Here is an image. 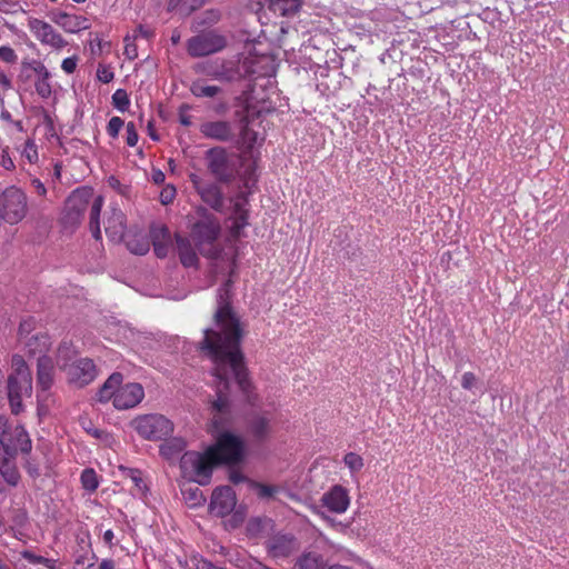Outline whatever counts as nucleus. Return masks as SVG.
<instances>
[{"instance_id":"nucleus-20","label":"nucleus","mask_w":569,"mask_h":569,"mask_svg":"<svg viewBox=\"0 0 569 569\" xmlns=\"http://www.w3.org/2000/svg\"><path fill=\"white\" fill-rule=\"evenodd\" d=\"M176 248L180 259V262L187 267H197L199 259L191 244V241L182 236H176Z\"/></svg>"},{"instance_id":"nucleus-18","label":"nucleus","mask_w":569,"mask_h":569,"mask_svg":"<svg viewBox=\"0 0 569 569\" xmlns=\"http://www.w3.org/2000/svg\"><path fill=\"white\" fill-rule=\"evenodd\" d=\"M56 366L53 358L49 355L38 356V389L43 392L50 390L54 382Z\"/></svg>"},{"instance_id":"nucleus-34","label":"nucleus","mask_w":569,"mask_h":569,"mask_svg":"<svg viewBox=\"0 0 569 569\" xmlns=\"http://www.w3.org/2000/svg\"><path fill=\"white\" fill-rule=\"evenodd\" d=\"M84 19H80L78 17H73L67 13H61L58 20V23H60L67 31L69 32H76L80 30L81 28H86L82 26L84 22Z\"/></svg>"},{"instance_id":"nucleus-24","label":"nucleus","mask_w":569,"mask_h":569,"mask_svg":"<svg viewBox=\"0 0 569 569\" xmlns=\"http://www.w3.org/2000/svg\"><path fill=\"white\" fill-rule=\"evenodd\" d=\"M122 382V375L119 372L112 373L103 386L99 389L97 397L100 402H106L111 398L114 400L117 390Z\"/></svg>"},{"instance_id":"nucleus-23","label":"nucleus","mask_w":569,"mask_h":569,"mask_svg":"<svg viewBox=\"0 0 569 569\" xmlns=\"http://www.w3.org/2000/svg\"><path fill=\"white\" fill-rule=\"evenodd\" d=\"M151 239L153 244L154 253L158 258H166L169 252L170 232L168 228L160 227L152 229Z\"/></svg>"},{"instance_id":"nucleus-52","label":"nucleus","mask_w":569,"mask_h":569,"mask_svg":"<svg viewBox=\"0 0 569 569\" xmlns=\"http://www.w3.org/2000/svg\"><path fill=\"white\" fill-rule=\"evenodd\" d=\"M0 59L4 62H13L16 60L13 49L7 46L0 47Z\"/></svg>"},{"instance_id":"nucleus-59","label":"nucleus","mask_w":569,"mask_h":569,"mask_svg":"<svg viewBox=\"0 0 569 569\" xmlns=\"http://www.w3.org/2000/svg\"><path fill=\"white\" fill-rule=\"evenodd\" d=\"M229 479H230L231 482L237 485V483H240V482L244 481L246 477L242 473L238 472V471H232L230 473V476H229Z\"/></svg>"},{"instance_id":"nucleus-4","label":"nucleus","mask_w":569,"mask_h":569,"mask_svg":"<svg viewBox=\"0 0 569 569\" xmlns=\"http://www.w3.org/2000/svg\"><path fill=\"white\" fill-rule=\"evenodd\" d=\"M197 213L199 219L191 226V240L202 256L216 258L219 253L217 240L221 231L220 222L206 208L200 207Z\"/></svg>"},{"instance_id":"nucleus-2","label":"nucleus","mask_w":569,"mask_h":569,"mask_svg":"<svg viewBox=\"0 0 569 569\" xmlns=\"http://www.w3.org/2000/svg\"><path fill=\"white\" fill-rule=\"evenodd\" d=\"M244 445L241 438L231 432H222L218 436L213 446L209 447L203 453L196 451L184 452L181 457V467L190 469L196 481L201 485H208L212 470L220 463H237L243 457Z\"/></svg>"},{"instance_id":"nucleus-64","label":"nucleus","mask_w":569,"mask_h":569,"mask_svg":"<svg viewBox=\"0 0 569 569\" xmlns=\"http://www.w3.org/2000/svg\"><path fill=\"white\" fill-rule=\"evenodd\" d=\"M114 538V535H113V531L112 530H107L104 533H103V540L111 545L112 543V540Z\"/></svg>"},{"instance_id":"nucleus-6","label":"nucleus","mask_w":569,"mask_h":569,"mask_svg":"<svg viewBox=\"0 0 569 569\" xmlns=\"http://www.w3.org/2000/svg\"><path fill=\"white\" fill-rule=\"evenodd\" d=\"M204 162L210 174L220 183H231L238 176L237 156L223 147L207 150Z\"/></svg>"},{"instance_id":"nucleus-38","label":"nucleus","mask_w":569,"mask_h":569,"mask_svg":"<svg viewBox=\"0 0 569 569\" xmlns=\"http://www.w3.org/2000/svg\"><path fill=\"white\" fill-rule=\"evenodd\" d=\"M33 147V140L31 138H28L26 141L24 149L21 151V160L23 167L26 163H28L29 166L33 164L36 157V149Z\"/></svg>"},{"instance_id":"nucleus-35","label":"nucleus","mask_w":569,"mask_h":569,"mask_svg":"<svg viewBox=\"0 0 569 569\" xmlns=\"http://www.w3.org/2000/svg\"><path fill=\"white\" fill-rule=\"evenodd\" d=\"M0 473L3 479L11 486H16L19 481V472L14 466L13 459L9 462L0 465Z\"/></svg>"},{"instance_id":"nucleus-46","label":"nucleus","mask_w":569,"mask_h":569,"mask_svg":"<svg viewBox=\"0 0 569 569\" xmlns=\"http://www.w3.org/2000/svg\"><path fill=\"white\" fill-rule=\"evenodd\" d=\"M176 197V188L173 186H167L160 192V202L162 204H169Z\"/></svg>"},{"instance_id":"nucleus-40","label":"nucleus","mask_w":569,"mask_h":569,"mask_svg":"<svg viewBox=\"0 0 569 569\" xmlns=\"http://www.w3.org/2000/svg\"><path fill=\"white\" fill-rule=\"evenodd\" d=\"M240 138H241V141L242 143L247 147V148H252L257 141V132L253 131L252 129L248 128V126H244L242 129H241V132H240Z\"/></svg>"},{"instance_id":"nucleus-3","label":"nucleus","mask_w":569,"mask_h":569,"mask_svg":"<svg viewBox=\"0 0 569 569\" xmlns=\"http://www.w3.org/2000/svg\"><path fill=\"white\" fill-rule=\"evenodd\" d=\"M91 200L92 202L89 213V227L94 239L99 240L101 238L99 218L103 206V197H94L93 190L91 188L82 187L72 191V193L66 200L62 222L67 228L73 229L78 227L81 223L84 212Z\"/></svg>"},{"instance_id":"nucleus-44","label":"nucleus","mask_w":569,"mask_h":569,"mask_svg":"<svg viewBox=\"0 0 569 569\" xmlns=\"http://www.w3.org/2000/svg\"><path fill=\"white\" fill-rule=\"evenodd\" d=\"M16 452L12 450L11 443L0 442V465L11 461L14 459Z\"/></svg>"},{"instance_id":"nucleus-53","label":"nucleus","mask_w":569,"mask_h":569,"mask_svg":"<svg viewBox=\"0 0 569 569\" xmlns=\"http://www.w3.org/2000/svg\"><path fill=\"white\" fill-rule=\"evenodd\" d=\"M124 41L127 42L124 47V54L131 60L136 59L138 57L137 47L131 42V37L127 36Z\"/></svg>"},{"instance_id":"nucleus-10","label":"nucleus","mask_w":569,"mask_h":569,"mask_svg":"<svg viewBox=\"0 0 569 569\" xmlns=\"http://www.w3.org/2000/svg\"><path fill=\"white\" fill-rule=\"evenodd\" d=\"M63 368L67 371L68 381L79 388L91 383L98 375L94 362L89 358L77 359L68 366L64 363Z\"/></svg>"},{"instance_id":"nucleus-36","label":"nucleus","mask_w":569,"mask_h":569,"mask_svg":"<svg viewBox=\"0 0 569 569\" xmlns=\"http://www.w3.org/2000/svg\"><path fill=\"white\" fill-rule=\"evenodd\" d=\"M343 462L352 473L360 471L365 465L362 457L356 452L346 453Z\"/></svg>"},{"instance_id":"nucleus-60","label":"nucleus","mask_w":569,"mask_h":569,"mask_svg":"<svg viewBox=\"0 0 569 569\" xmlns=\"http://www.w3.org/2000/svg\"><path fill=\"white\" fill-rule=\"evenodd\" d=\"M98 569H116L114 561L111 559H103Z\"/></svg>"},{"instance_id":"nucleus-27","label":"nucleus","mask_w":569,"mask_h":569,"mask_svg":"<svg viewBox=\"0 0 569 569\" xmlns=\"http://www.w3.org/2000/svg\"><path fill=\"white\" fill-rule=\"evenodd\" d=\"M323 565V557L320 553L308 551L297 558L293 569H321Z\"/></svg>"},{"instance_id":"nucleus-25","label":"nucleus","mask_w":569,"mask_h":569,"mask_svg":"<svg viewBox=\"0 0 569 569\" xmlns=\"http://www.w3.org/2000/svg\"><path fill=\"white\" fill-rule=\"evenodd\" d=\"M123 240L126 241L127 248L134 254L143 256L150 249L149 238L143 232L134 234L126 233Z\"/></svg>"},{"instance_id":"nucleus-57","label":"nucleus","mask_w":569,"mask_h":569,"mask_svg":"<svg viewBox=\"0 0 569 569\" xmlns=\"http://www.w3.org/2000/svg\"><path fill=\"white\" fill-rule=\"evenodd\" d=\"M50 345H51V342H50V338L48 336L38 337V353L42 352V349H39L40 346L43 349L48 350Z\"/></svg>"},{"instance_id":"nucleus-37","label":"nucleus","mask_w":569,"mask_h":569,"mask_svg":"<svg viewBox=\"0 0 569 569\" xmlns=\"http://www.w3.org/2000/svg\"><path fill=\"white\" fill-rule=\"evenodd\" d=\"M112 103H113L114 108H117L118 110H120L122 112L126 111L130 104V100L128 98L126 90L118 89L112 94Z\"/></svg>"},{"instance_id":"nucleus-28","label":"nucleus","mask_w":569,"mask_h":569,"mask_svg":"<svg viewBox=\"0 0 569 569\" xmlns=\"http://www.w3.org/2000/svg\"><path fill=\"white\" fill-rule=\"evenodd\" d=\"M186 446L182 438H171L160 446V453L166 459H174L184 450Z\"/></svg>"},{"instance_id":"nucleus-7","label":"nucleus","mask_w":569,"mask_h":569,"mask_svg":"<svg viewBox=\"0 0 569 569\" xmlns=\"http://www.w3.org/2000/svg\"><path fill=\"white\" fill-rule=\"evenodd\" d=\"M132 425L139 436L151 441L163 440L173 432V423L162 415H144Z\"/></svg>"},{"instance_id":"nucleus-32","label":"nucleus","mask_w":569,"mask_h":569,"mask_svg":"<svg viewBox=\"0 0 569 569\" xmlns=\"http://www.w3.org/2000/svg\"><path fill=\"white\" fill-rule=\"evenodd\" d=\"M250 488L256 491L260 499L273 498L279 492V487L273 485H266L257 481H250Z\"/></svg>"},{"instance_id":"nucleus-63","label":"nucleus","mask_w":569,"mask_h":569,"mask_svg":"<svg viewBox=\"0 0 569 569\" xmlns=\"http://www.w3.org/2000/svg\"><path fill=\"white\" fill-rule=\"evenodd\" d=\"M22 557L28 559L31 563H36V555L32 551H23L21 552Z\"/></svg>"},{"instance_id":"nucleus-43","label":"nucleus","mask_w":569,"mask_h":569,"mask_svg":"<svg viewBox=\"0 0 569 569\" xmlns=\"http://www.w3.org/2000/svg\"><path fill=\"white\" fill-rule=\"evenodd\" d=\"M124 122L121 118L119 117H112L109 122H108V126H107V132L110 137L112 138H117L118 134H119V131L121 130V128L123 127Z\"/></svg>"},{"instance_id":"nucleus-15","label":"nucleus","mask_w":569,"mask_h":569,"mask_svg":"<svg viewBox=\"0 0 569 569\" xmlns=\"http://www.w3.org/2000/svg\"><path fill=\"white\" fill-rule=\"evenodd\" d=\"M144 397V391L139 383L119 386L114 397V407L120 410L136 407Z\"/></svg>"},{"instance_id":"nucleus-45","label":"nucleus","mask_w":569,"mask_h":569,"mask_svg":"<svg viewBox=\"0 0 569 569\" xmlns=\"http://www.w3.org/2000/svg\"><path fill=\"white\" fill-rule=\"evenodd\" d=\"M127 144L134 147L138 142V132L133 122H128L126 127Z\"/></svg>"},{"instance_id":"nucleus-9","label":"nucleus","mask_w":569,"mask_h":569,"mask_svg":"<svg viewBox=\"0 0 569 569\" xmlns=\"http://www.w3.org/2000/svg\"><path fill=\"white\" fill-rule=\"evenodd\" d=\"M194 70L198 73L226 82H231L240 76L239 68L232 60L214 59L200 62L194 66Z\"/></svg>"},{"instance_id":"nucleus-47","label":"nucleus","mask_w":569,"mask_h":569,"mask_svg":"<svg viewBox=\"0 0 569 569\" xmlns=\"http://www.w3.org/2000/svg\"><path fill=\"white\" fill-rule=\"evenodd\" d=\"M113 72L111 71L110 68L106 67V66H99L98 69H97V77L98 79L103 82V83H109L110 81L113 80Z\"/></svg>"},{"instance_id":"nucleus-55","label":"nucleus","mask_w":569,"mask_h":569,"mask_svg":"<svg viewBox=\"0 0 569 569\" xmlns=\"http://www.w3.org/2000/svg\"><path fill=\"white\" fill-rule=\"evenodd\" d=\"M196 569H226L223 567H219L214 563H212L211 561L209 560H206V559H200L198 562H197V566H196Z\"/></svg>"},{"instance_id":"nucleus-50","label":"nucleus","mask_w":569,"mask_h":569,"mask_svg":"<svg viewBox=\"0 0 569 569\" xmlns=\"http://www.w3.org/2000/svg\"><path fill=\"white\" fill-rule=\"evenodd\" d=\"M477 383V377L472 372H466L461 379V387L466 390H471Z\"/></svg>"},{"instance_id":"nucleus-13","label":"nucleus","mask_w":569,"mask_h":569,"mask_svg":"<svg viewBox=\"0 0 569 569\" xmlns=\"http://www.w3.org/2000/svg\"><path fill=\"white\" fill-rule=\"evenodd\" d=\"M237 503L233 489L229 486L220 487L213 490L210 510L218 517H224L232 512Z\"/></svg>"},{"instance_id":"nucleus-30","label":"nucleus","mask_w":569,"mask_h":569,"mask_svg":"<svg viewBox=\"0 0 569 569\" xmlns=\"http://www.w3.org/2000/svg\"><path fill=\"white\" fill-rule=\"evenodd\" d=\"M190 91L197 98H213L222 90L218 86H209L203 80H197L191 83Z\"/></svg>"},{"instance_id":"nucleus-56","label":"nucleus","mask_w":569,"mask_h":569,"mask_svg":"<svg viewBox=\"0 0 569 569\" xmlns=\"http://www.w3.org/2000/svg\"><path fill=\"white\" fill-rule=\"evenodd\" d=\"M151 176H152V181L156 184H161L162 182H164L166 176L161 170L153 169Z\"/></svg>"},{"instance_id":"nucleus-12","label":"nucleus","mask_w":569,"mask_h":569,"mask_svg":"<svg viewBox=\"0 0 569 569\" xmlns=\"http://www.w3.org/2000/svg\"><path fill=\"white\" fill-rule=\"evenodd\" d=\"M266 548L273 558H288L299 550L300 543L292 533H276L268 539Z\"/></svg>"},{"instance_id":"nucleus-51","label":"nucleus","mask_w":569,"mask_h":569,"mask_svg":"<svg viewBox=\"0 0 569 569\" xmlns=\"http://www.w3.org/2000/svg\"><path fill=\"white\" fill-rule=\"evenodd\" d=\"M0 166L6 170H12L14 168L13 160L10 158L7 149H2L0 152Z\"/></svg>"},{"instance_id":"nucleus-17","label":"nucleus","mask_w":569,"mask_h":569,"mask_svg":"<svg viewBox=\"0 0 569 569\" xmlns=\"http://www.w3.org/2000/svg\"><path fill=\"white\" fill-rule=\"evenodd\" d=\"M199 130L203 137L222 142L230 141L234 136L231 123L222 120L202 122Z\"/></svg>"},{"instance_id":"nucleus-42","label":"nucleus","mask_w":569,"mask_h":569,"mask_svg":"<svg viewBox=\"0 0 569 569\" xmlns=\"http://www.w3.org/2000/svg\"><path fill=\"white\" fill-rule=\"evenodd\" d=\"M96 555L91 552V555L80 556L76 560V569H93L96 562Z\"/></svg>"},{"instance_id":"nucleus-16","label":"nucleus","mask_w":569,"mask_h":569,"mask_svg":"<svg viewBox=\"0 0 569 569\" xmlns=\"http://www.w3.org/2000/svg\"><path fill=\"white\" fill-rule=\"evenodd\" d=\"M325 507L336 513L345 512L350 503L347 489L340 485L333 486L321 499Z\"/></svg>"},{"instance_id":"nucleus-1","label":"nucleus","mask_w":569,"mask_h":569,"mask_svg":"<svg viewBox=\"0 0 569 569\" xmlns=\"http://www.w3.org/2000/svg\"><path fill=\"white\" fill-rule=\"evenodd\" d=\"M232 280L228 279L218 290L217 310L214 312L216 328L206 329L200 341V349L211 359L212 375L217 381V399L212 402L213 423L221 422L218 415L230 410L229 385L234 380L240 390L248 393L251 387L244 356L240 343L243 328L239 317L230 306Z\"/></svg>"},{"instance_id":"nucleus-33","label":"nucleus","mask_w":569,"mask_h":569,"mask_svg":"<svg viewBox=\"0 0 569 569\" xmlns=\"http://www.w3.org/2000/svg\"><path fill=\"white\" fill-rule=\"evenodd\" d=\"M80 480L83 489H86L89 492L96 491L97 488L99 487L98 475L91 468H87L82 471Z\"/></svg>"},{"instance_id":"nucleus-14","label":"nucleus","mask_w":569,"mask_h":569,"mask_svg":"<svg viewBox=\"0 0 569 569\" xmlns=\"http://www.w3.org/2000/svg\"><path fill=\"white\" fill-rule=\"evenodd\" d=\"M272 420L273 415L270 411H254L248 417L247 431L256 440L263 441L271 433Z\"/></svg>"},{"instance_id":"nucleus-21","label":"nucleus","mask_w":569,"mask_h":569,"mask_svg":"<svg viewBox=\"0 0 569 569\" xmlns=\"http://www.w3.org/2000/svg\"><path fill=\"white\" fill-rule=\"evenodd\" d=\"M36 329V320L32 317L24 319L21 321L19 326V342L28 349V352L32 355L34 352L36 345V335L33 333Z\"/></svg>"},{"instance_id":"nucleus-5","label":"nucleus","mask_w":569,"mask_h":569,"mask_svg":"<svg viewBox=\"0 0 569 569\" xmlns=\"http://www.w3.org/2000/svg\"><path fill=\"white\" fill-rule=\"evenodd\" d=\"M7 389L11 411L19 415L23 409V398H31L32 395V373L20 355L12 357V371L8 376Z\"/></svg>"},{"instance_id":"nucleus-11","label":"nucleus","mask_w":569,"mask_h":569,"mask_svg":"<svg viewBox=\"0 0 569 569\" xmlns=\"http://www.w3.org/2000/svg\"><path fill=\"white\" fill-rule=\"evenodd\" d=\"M190 181L201 200L217 212L224 207V197L217 182H206L199 176L190 174Z\"/></svg>"},{"instance_id":"nucleus-54","label":"nucleus","mask_w":569,"mask_h":569,"mask_svg":"<svg viewBox=\"0 0 569 569\" xmlns=\"http://www.w3.org/2000/svg\"><path fill=\"white\" fill-rule=\"evenodd\" d=\"M61 68L64 72L72 73L77 68V58L76 57L66 58L62 61Z\"/></svg>"},{"instance_id":"nucleus-29","label":"nucleus","mask_w":569,"mask_h":569,"mask_svg":"<svg viewBox=\"0 0 569 569\" xmlns=\"http://www.w3.org/2000/svg\"><path fill=\"white\" fill-rule=\"evenodd\" d=\"M38 36L41 37V42L44 44H50L53 48H61L64 46V40L61 34L56 32L48 23H42L40 31H38Z\"/></svg>"},{"instance_id":"nucleus-49","label":"nucleus","mask_w":569,"mask_h":569,"mask_svg":"<svg viewBox=\"0 0 569 569\" xmlns=\"http://www.w3.org/2000/svg\"><path fill=\"white\" fill-rule=\"evenodd\" d=\"M152 37H153V31L150 28H147V27L141 26V24L138 26L133 30V34H132V39L133 40H136L138 38H142V39L149 40Z\"/></svg>"},{"instance_id":"nucleus-8","label":"nucleus","mask_w":569,"mask_h":569,"mask_svg":"<svg viewBox=\"0 0 569 569\" xmlns=\"http://www.w3.org/2000/svg\"><path fill=\"white\" fill-rule=\"evenodd\" d=\"M227 47V38L216 31L202 32L187 41V52L192 58L217 53Z\"/></svg>"},{"instance_id":"nucleus-39","label":"nucleus","mask_w":569,"mask_h":569,"mask_svg":"<svg viewBox=\"0 0 569 569\" xmlns=\"http://www.w3.org/2000/svg\"><path fill=\"white\" fill-rule=\"evenodd\" d=\"M233 213L237 221L238 227H243L247 224L248 213L243 207V203L240 200H237L233 206Z\"/></svg>"},{"instance_id":"nucleus-22","label":"nucleus","mask_w":569,"mask_h":569,"mask_svg":"<svg viewBox=\"0 0 569 569\" xmlns=\"http://www.w3.org/2000/svg\"><path fill=\"white\" fill-rule=\"evenodd\" d=\"M19 87L24 92L33 93L36 89V66L34 61H23L18 76Z\"/></svg>"},{"instance_id":"nucleus-48","label":"nucleus","mask_w":569,"mask_h":569,"mask_svg":"<svg viewBox=\"0 0 569 569\" xmlns=\"http://www.w3.org/2000/svg\"><path fill=\"white\" fill-rule=\"evenodd\" d=\"M190 110V106L181 104L179 108V122L184 127H190L192 124V117L188 114Z\"/></svg>"},{"instance_id":"nucleus-31","label":"nucleus","mask_w":569,"mask_h":569,"mask_svg":"<svg viewBox=\"0 0 569 569\" xmlns=\"http://www.w3.org/2000/svg\"><path fill=\"white\" fill-rule=\"evenodd\" d=\"M124 471H126V476L128 478H130V480L134 485V495L143 496L147 492L148 487L142 478L141 471L138 469H129V468L124 469Z\"/></svg>"},{"instance_id":"nucleus-61","label":"nucleus","mask_w":569,"mask_h":569,"mask_svg":"<svg viewBox=\"0 0 569 569\" xmlns=\"http://www.w3.org/2000/svg\"><path fill=\"white\" fill-rule=\"evenodd\" d=\"M39 563H42V565L47 566L50 569H54V560H51V559L38 556V565Z\"/></svg>"},{"instance_id":"nucleus-19","label":"nucleus","mask_w":569,"mask_h":569,"mask_svg":"<svg viewBox=\"0 0 569 569\" xmlns=\"http://www.w3.org/2000/svg\"><path fill=\"white\" fill-rule=\"evenodd\" d=\"M106 233L113 241H121L126 237V217L119 209H112L106 222Z\"/></svg>"},{"instance_id":"nucleus-41","label":"nucleus","mask_w":569,"mask_h":569,"mask_svg":"<svg viewBox=\"0 0 569 569\" xmlns=\"http://www.w3.org/2000/svg\"><path fill=\"white\" fill-rule=\"evenodd\" d=\"M11 427L9 419L4 416H0V442H11Z\"/></svg>"},{"instance_id":"nucleus-26","label":"nucleus","mask_w":569,"mask_h":569,"mask_svg":"<svg viewBox=\"0 0 569 569\" xmlns=\"http://www.w3.org/2000/svg\"><path fill=\"white\" fill-rule=\"evenodd\" d=\"M10 443L14 452L20 450L23 453H29L32 449V441L24 428L21 426H17L12 430Z\"/></svg>"},{"instance_id":"nucleus-62","label":"nucleus","mask_w":569,"mask_h":569,"mask_svg":"<svg viewBox=\"0 0 569 569\" xmlns=\"http://www.w3.org/2000/svg\"><path fill=\"white\" fill-rule=\"evenodd\" d=\"M69 351H70L69 346H68L66 342H64V343H62V345L59 347V349H58L59 357L64 358V357H66V355H67V352H69Z\"/></svg>"},{"instance_id":"nucleus-58","label":"nucleus","mask_w":569,"mask_h":569,"mask_svg":"<svg viewBox=\"0 0 569 569\" xmlns=\"http://www.w3.org/2000/svg\"><path fill=\"white\" fill-rule=\"evenodd\" d=\"M41 116L43 118V122L46 123V126L48 128V131L51 133V136H53L54 134V132H53V122H52L51 117L44 110L41 111Z\"/></svg>"}]
</instances>
